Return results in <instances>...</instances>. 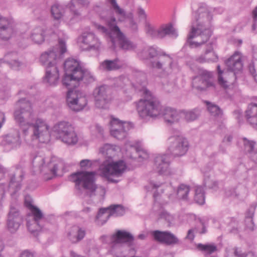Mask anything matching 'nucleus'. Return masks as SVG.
<instances>
[{
  "mask_svg": "<svg viewBox=\"0 0 257 257\" xmlns=\"http://www.w3.org/2000/svg\"><path fill=\"white\" fill-rule=\"evenodd\" d=\"M65 75L63 84L68 87L66 102L68 107L74 111L82 110L87 104L85 94L72 89L79 85V82L89 84L95 81L93 74L88 69L82 67L78 60L69 58L64 63Z\"/></svg>",
  "mask_w": 257,
  "mask_h": 257,
  "instance_id": "obj_1",
  "label": "nucleus"
},
{
  "mask_svg": "<svg viewBox=\"0 0 257 257\" xmlns=\"http://www.w3.org/2000/svg\"><path fill=\"white\" fill-rule=\"evenodd\" d=\"M17 108L14 113L16 124L25 135L29 130L32 131L31 139L41 143H47L50 140L49 126L46 121L41 118L34 119L31 103L25 98L20 99L16 103Z\"/></svg>",
  "mask_w": 257,
  "mask_h": 257,
  "instance_id": "obj_2",
  "label": "nucleus"
},
{
  "mask_svg": "<svg viewBox=\"0 0 257 257\" xmlns=\"http://www.w3.org/2000/svg\"><path fill=\"white\" fill-rule=\"evenodd\" d=\"M137 111L141 117H163L165 121L169 124L178 122L180 119V110L170 107H163L154 98L140 99L137 103Z\"/></svg>",
  "mask_w": 257,
  "mask_h": 257,
  "instance_id": "obj_3",
  "label": "nucleus"
},
{
  "mask_svg": "<svg viewBox=\"0 0 257 257\" xmlns=\"http://www.w3.org/2000/svg\"><path fill=\"white\" fill-rule=\"evenodd\" d=\"M198 18L196 24H193L188 35L187 43L191 48H197L206 43L212 35V30L206 28L212 20V16L206 8L200 7Z\"/></svg>",
  "mask_w": 257,
  "mask_h": 257,
  "instance_id": "obj_4",
  "label": "nucleus"
},
{
  "mask_svg": "<svg viewBox=\"0 0 257 257\" xmlns=\"http://www.w3.org/2000/svg\"><path fill=\"white\" fill-rule=\"evenodd\" d=\"M115 147L110 144H106L100 148L99 153L105 158V160L99 166L100 175L106 178L111 182L117 183L118 181L110 178L111 176L120 177L124 172L126 166L122 160L116 162L109 161L115 154Z\"/></svg>",
  "mask_w": 257,
  "mask_h": 257,
  "instance_id": "obj_5",
  "label": "nucleus"
},
{
  "mask_svg": "<svg viewBox=\"0 0 257 257\" xmlns=\"http://www.w3.org/2000/svg\"><path fill=\"white\" fill-rule=\"evenodd\" d=\"M225 63L227 70L230 72V75L234 78V81H235L236 74L242 69L243 64L241 61V54L238 52H235L233 55L225 61ZM217 68L218 73V82L221 86L227 89L229 88L231 85H235V81H229L223 79L222 76L223 71L221 70L220 65H218Z\"/></svg>",
  "mask_w": 257,
  "mask_h": 257,
  "instance_id": "obj_6",
  "label": "nucleus"
},
{
  "mask_svg": "<svg viewBox=\"0 0 257 257\" xmlns=\"http://www.w3.org/2000/svg\"><path fill=\"white\" fill-rule=\"evenodd\" d=\"M96 172L94 171H80L72 174L69 180L75 183L77 189L81 187L93 192L96 189L95 184Z\"/></svg>",
  "mask_w": 257,
  "mask_h": 257,
  "instance_id": "obj_7",
  "label": "nucleus"
},
{
  "mask_svg": "<svg viewBox=\"0 0 257 257\" xmlns=\"http://www.w3.org/2000/svg\"><path fill=\"white\" fill-rule=\"evenodd\" d=\"M67 51L65 42L62 39H59L58 45L51 48L49 50L43 53L40 58V62L43 65L46 66V69L49 67L52 68L53 66L57 67L56 64L59 57L64 54Z\"/></svg>",
  "mask_w": 257,
  "mask_h": 257,
  "instance_id": "obj_8",
  "label": "nucleus"
},
{
  "mask_svg": "<svg viewBox=\"0 0 257 257\" xmlns=\"http://www.w3.org/2000/svg\"><path fill=\"white\" fill-rule=\"evenodd\" d=\"M54 131L63 142L68 145H75L78 142V137L73 126L67 121H60L54 126Z\"/></svg>",
  "mask_w": 257,
  "mask_h": 257,
  "instance_id": "obj_9",
  "label": "nucleus"
},
{
  "mask_svg": "<svg viewBox=\"0 0 257 257\" xmlns=\"http://www.w3.org/2000/svg\"><path fill=\"white\" fill-rule=\"evenodd\" d=\"M148 36L153 39H162L167 36L176 38L178 34L171 23L161 25L158 28H156L148 22H146L145 28Z\"/></svg>",
  "mask_w": 257,
  "mask_h": 257,
  "instance_id": "obj_10",
  "label": "nucleus"
},
{
  "mask_svg": "<svg viewBox=\"0 0 257 257\" xmlns=\"http://www.w3.org/2000/svg\"><path fill=\"white\" fill-rule=\"evenodd\" d=\"M168 141V151L174 157L184 155L188 150L189 145L187 140L178 132L176 135L169 137Z\"/></svg>",
  "mask_w": 257,
  "mask_h": 257,
  "instance_id": "obj_11",
  "label": "nucleus"
},
{
  "mask_svg": "<svg viewBox=\"0 0 257 257\" xmlns=\"http://www.w3.org/2000/svg\"><path fill=\"white\" fill-rule=\"evenodd\" d=\"M26 175V170L24 167L18 165L15 167V171L9 174V191L12 196L15 195L21 189L22 181Z\"/></svg>",
  "mask_w": 257,
  "mask_h": 257,
  "instance_id": "obj_12",
  "label": "nucleus"
},
{
  "mask_svg": "<svg viewBox=\"0 0 257 257\" xmlns=\"http://www.w3.org/2000/svg\"><path fill=\"white\" fill-rule=\"evenodd\" d=\"M212 73L205 70L201 71L199 74L192 79V86L199 91H204L208 88H215Z\"/></svg>",
  "mask_w": 257,
  "mask_h": 257,
  "instance_id": "obj_13",
  "label": "nucleus"
},
{
  "mask_svg": "<svg viewBox=\"0 0 257 257\" xmlns=\"http://www.w3.org/2000/svg\"><path fill=\"white\" fill-rule=\"evenodd\" d=\"M125 210L120 205H112L107 208L99 209L96 216V222L97 225L102 226L107 221L111 216H119L123 215Z\"/></svg>",
  "mask_w": 257,
  "mask_h": 257,
  "instance_id": "obj_14",
  "label": "nucleus"
},
{
  "mask_svg": "<svg viewBox=\"0 0 257 257\" xmlns=\"http://www.w3.org/2000/svg\"><path fill=\"white\" fill-rule=\"evenodd\" d=\"M152 66L154 68L162 70L167 74L171 73L175 67L173 58L165 53L158 56V60L152 62Z\"/></svg>",
  "mask_w": 257,
  "mask_h": 257,
  "instance_id": "obj_15",
  "label": "nucleus"
},
{
  "mask_svg": "<svg viewBox=\"0 0 257 257\" xmlns=\"http://www.w3.org/2000/svg\"><path fill=\"white\" fill-rule=\"evenodd\" d=\"M109 88L107 85H102L97 87L93 91L95 105L99 108H106L111 98L109 95Z\"/></svg>",
  "mask_w": 257,
  "mask_h": 257,
  "instance_id": "obj_16",
  "label": "nucleus"
},
{
  "mask_svg": "<svg viewBox=\"0 0 257 257\" xmlns=\"http://www.w3.org/2000/svg\"><path fill=\"white\" fill-rule=\"evenodd\" d=\"M23 221V217L20 211L16 208L11 207L8 214L7 227L11 233L16 232Z\"/></svg>",
  "mask_w": 257,
  "mask_h": 257,
  "instance_id": "obj_17",
  "label": "nucleus"
},
{
  "mask_svg": "<svg viewBox=\"0 0 257 257\" xmlns=\"http://www.w3.org/2000/svg\"><path fill=\"white\" fill-rule=\"evenodd\" d=\"M110 134L114 138L121 140L126 137L128 125L125 122L112 117L110 122Z\"/></svg>",
  "mask_w": 257,
  "mask_h": 257,
  "instance_id": "obj_18",
  "label": "nucleus"
},
{
  "mask_svg": "<svg viewBox=\"0 0 257 257\" xmlns=\"http://www.w3.org/2000/svg\"><path fill=\"white\" fill-rule=\"evenodd\" d=\"M30 210L33 217V222L31 223L27 221L28 230L32 233L42 230L45 225L43 223L46 222V219L42 212L36 206Z\"/></svg>",
  "mask_w": 257,
  "mask_h": 257,
  "instance_id": "obj_19",
  "label": "nucleus"
},
{
  "mask_svg": "<svg viewBox=\"0 0 257 257\" xmlns=\"http://www.w3.org/2000/svg\"><path fill=\"white\" fill-rule=\"evenodd\" d=\"M80 47L82 50H97L100 43L95 35L91 33H84L79 38Z\"/></svg>",
  "mask_w": 257,
  "mask_h": 257,
  "instance_id": "obj_20",
  "label": "nucleus"
},
{
  "mask_svg": "<svg viewBox=\"0 0 257 257\" xmlns=\"http://www.w3.org/2000/svg\"><path fill=\"white\" fill-rule=\"evenodd\" d=\"M152 234L155 240L168 245H174L180 243L179 239L170 231L154 230Z\"/></svg>",
  "mask_w": 257,
  "mask_h": 257,
  "instance_id": "obj_21",
  "label": "nucleus"
},
{
  "mask_svg": "<svg viewBox=\"0 0 257 257\" xmlns=\"http://www.w3.org/2000/svg\"><path fill=\"white\" fill-rule=\"evenodd\" d=\"M155 170L159 174H170V156L168 154L159 155L154 160Z\"/></svg>",
  "mask_w": 257,
  "mask_h": 257,
  "instance_id": "obj_22",
  "label": "nucleus"
},
{
  "mask_svg": "<svg viewBox=\"0 0 257 257\" xmlns=\"http://www.w3.org/2000/svg\"><path fill=\"white\" fill-rule=\"evenodd\" d=\"M134 240V237L131 233L119 230L111 235L110 245L112 248L120 243H126L131 246L133 244Z\"/></svg>",
  "mask_w": 257,
  "mask_h": 257,
  "instance_id": "obj_23",
  "label": "nucleus"
},
{
  "mask_svg": "<svg viewBox=\"0 0 257 257\" xmlns=\"http://www.w3.org/2000/svg\"><path fill=\"white\" fill-rule=\"evenodd\" d=\"M2 144L3 146H8L11 149L19 147L21 140L19 131L13 130L3 137Z\"/></svg>",
  "mask_w": 257,
  "mask_h": 257,
  "instance_id": "obj_24",
  "label": "nucleus"
},
{
  "mask_svg": "<svg viewBox=\"0 0 257 257\" xmlns=\"http://www.w3.org/2000/svg\"><path fill=\"white\" fill-rule=\"evenodd\" d=\"M213 42L209 43L207 45L205 53L197 57L195 60L200 63L217 62L218 60V56L213 50Z\"/></svg>",
  "mask_w": 257,
  "mask_h": 257,
  "instance_id": "obj_25",
  "label": "nucleus"
},
{
  "mask_svg": "<svg viewBox=\"0 0 257 257\" xmlns=\"http://www.w3.org/2000/svg\"><path fill=\"white\" fill-rule=\"evenodd\" d=\"M112 29L115 34L114 38L118 39L121 49L125 50H131L136 47L135 45L124 36L117 26H112Z\"/></svg>",
  "mask_w": 257,
  "mask_h": 257,
  "instance_id": "obj_26",
  "label": "nucleus"
},
{
  "mask_svg": "<svg viewBox=\"0 0 257 257\" xmlns=\"http://www.w3.org/2000/svg\"><path fill=\"white\" fill-rule=\"evenodd\" d=\"M246 122L252 127L257 130V104L251 103L245 111Z\"/></svg>",
  "mask_w": 257,
  "mask_h": 257,
  "instance_id": "obj_27",
  "label": "nucleus"
},
{
  "mask_svg": "<svg viewBox=\"0 0 257 257\" xmlns=\"http://www.w3.org/2000/svg\"><path fill=\"white\" fill-rule=\"evenodd\" d=\"M244 151L249 154L251 161L257 164V144L255 142L248 140L245 138L242 139Z\"/></svg>",
  "mask_w": 257,
  "mask_h": 257,
  "instance_id": "obj_28",
  "label": "nucleus"
},
{
  "mask_svg": "<svg viewBox=\"0 0 257 257\" xmlns=\"http://www.w3.org/2000/svg\"><path fill=\"white\" fill-rule=\"evenodd\" d=\"M59 78V71L57 67L53 66L52 68H46V74L43 78V82L48 83L50 85H55Z\"/></svg>",
  "mask_w": 257,
  "mask_h": 257,
  "instance_id": "obj_29",
  "label": "nucleus"
},
{
  "mask_svg": "<svg viewBox=\"0 0 257 257\" xmlns=\"http://www.w3.org/2000/svg\"><path fill=\"white\" fill-rule=\"evenodd\" d=\"M122 61L116 58L113 60H105L100 64L101 69L110 71L118 70L123 66Z\"/></svg>",
  "mask_w": 257,
  "mask_h": 257,
  "instance_id": "obj_30",
  "label": "nucleus"
},
{
  "mask_svg": "<svg viewBox=\"0 0 257 257\" xmlns=\"http://www.w3.org/2000/svg\"><path fill=\"white\" fill-rule=\"evenodd\" d=\"M211 169L210 166H207L202 168L201 171L204 174L203 184L206 188L216 191L218 188V182L207 175V173L210 171Z\"/></svg>",
  "mask_w": 257,
  "mask_h": 257,
  "instance_id": "obj_31",
  "label": "nucleus"
},
{
  "mask_svg": "<svg viewBox=\"0 0 257 257\" xmlns=\"http://www.w3.org/2000/svg\"><path fill=\"white\" fill-rule=\"evenodd\" d=\"M70 14L66 18V22L69 25H72L81 20V15L80 11L76 8L75 6L71 3L69 5Z\"/></svg>",
  "mask_w": 257,
  "mask_h": 257,
  "instance_id": "obj_32",
  "label": "nucleus"
},
{
  "mask_svg": "<svg viewBox=\"0 0 257 257\" xmlns=\"http://www.w3.org/2000/svg\"><path fill=\"white\" fill-rule=\"evenodd\" d=\"M200 115V110L198 108L190 110H180V118L183 117L187 122H191L197 119Z\"/></svg>",
  "mask_w": 257,
  "mask_h": 257,
  "instance_id": "obj_33",
  "label": "nucleus"
},
{
  "mask_svg": "<svg viewBox=\"0 0 257 257\" xmlns=\"http://www.w3.org/2000/svg\"><path fill=\"white\" fill-rule=\"evenodd\" d=\"M116 19L114 17L111 18L109 21L108 22V25L109 29L106 28L105 27L97 25L96 26V28L100 32H102L103 34H105L108 35L110 38L111 39V41L112 43H114V38L115 37V34L113 31H112V26H117L116 24Z\"/></svg>",
  "mask_w": 257,
  "mask_h": 257,
  "instance_id": "obj_34",
  "label": "nucleus"
},
{
  "mask_svg": "<svg viewBox=\"0 0 257 257\" xmlns=\"http://www.w3.org/2000/svg\"><path fill=\"white\" fill-rule=\"evenodd\" d=\"M256 206L255 205H252L248 209L245 217V225L247 228L253 230L254 228V224L253 221V216L254 215V211L255 209Z\"/></svg>",
  "mask_w": 257,
  "mask_h": 257,
  "instance_id": "obj_35",
  "label": "nucleus"
},
{
  "mask_svg": "<svg viewBox=\"0 0 257 257\" xmlns=\"http://www.w3.org/2000/svg\"><path fill=\"white\" fill-rule=\"evenodd\" d=\"M44 31L41 27H36L33 29L31 38L35 43L40 44L44 41Z\"/></svg>",
  "mask_w": 257,
  "mask_h": 257,
  "instance_id": "obj_36",
  "label": "nucleus"
},
{
  "mask_svg": "<svg viewBox=\"0 0 257 257\" xmlns=\"http://www.w3.org/2000/svg\"><path fill=\"white\" fill-rule=\"evenodd\" d=\"M197 248L205 256L209 255L217 250V246L214 244L199 243L197 245Z\"/></svg>",
  "mask_w": 257,
  "mask_h": 257,
  "instance_id": "obj_37",
  "label": "nucleus"
},
{
  "mask_svg": "<svg viewBox=\"0 0 257 257\" xmlns=\"http://www.w3.org/2000/svg\"><path fill=\"white\" fill-rule=\"evenodd\" d=\"M69 234L75 236L76 241H79L84 237L86 231L84 228L75 225L72 227Z\"/></svg>",
  "mask_w": 257,
  "mask_h": 257,
  "instance_id": "obj_38",
  "label": "nucleus"
},
{
  "mask_svg": "<svg viewBox=\"0 0 257 257\" xmlns=\"http://www.w3.org/2000/svg\"><path fill=\"white\" fill-rule=\"evenodd\" d=\"M110 5V9L114 12L116 16L124 18L126 16V13L124 10L121 8L116 2V0H107Z\"/></svg>",
  "mask_w": 257,
  "mask_h": 257,
  "instance_id": "obj_39",
  "label": "nucleus"
},
{
  "mask_svg": "<svg viewBox=\"0 0 257 257\" xmlns=\"http://www.w3.org/2000/svg\"><path fill=\"white\" fill-rule=\"evenodd\" d=\"M194 200L197 203L200 205H202L204 203L205 193L202 187L200 186L196 187L195 189Z\"/></svg>",
  "mask_w": 257,
  "mask_h": 257,
  "instance_id": "obj_40",
  "label": "nucleus"
},
{
  "mask_svg": "<svg viewBox=\"0 0 257 257\" xmlns=\"http://www.w3.org/2000/svg\"><path fill=\"white\" fill-rule=\"evenodd\" d=\"M190 191L189 186L185 184H181L178 188L177 191V195L179 199L182 200H187L188 193Z\"/></svg>",
  "mask_w": 257,
  "mask_h": 257,
  "instance_id": "obj_41",
  "label": "nucleus"
},
{
  "mask_svg": "<svg viewBox=\"0 0 257 257\" xmlns=\"http://www.w3.org/2000/svg\"><path fill=\"white\" fill-rule=\"evenodd\" d=\"M45 159L41 156H36L32 160V165L34 168H38L40 172H42L43 169L47 168L45 165Z\"/></svg>",
  "mask_w": 257,
  "mask_h": 257,
  "instance_id": "obj_42",
  "label": "nucleus"
},
{
  "mask_svg": "<svg viewBox=\"0 0 257 257\" xmlns=\"http://www.w3.org/2000/svg\"><path fill=\"white\" fill-rule=\"evenodd\" d=\"M51 14L55 20H59L63 16L64 10L59 4L56 3L51 7Z\"/></svg>",
  "mask_w": 257,
  "mask_h": 257,
  "instance_id": "obj_43",
  "label": "nucleus"
},
{
  "mask_svg": "<svg viewBox=\"0 0 257 257\" xmlns=\"http://www.w3.org/2000/svg\"><path fill=\"white\" fill-rule=\"evenodd\" d=\"M227 257H257V256L252 252H249L246 254L242 252L240 248L235 247L233 249V252L228 254Z\"/></svg>",
  "mask_w": 257,
  "mask_h": 257,
  "instance_id": "obj_44",
  "label": "nucleus"
},
{
  "mask_svg": "<svg viewBox=\"0 0 257 257\" xmlns=\"http://www.w3.org/2000/svg\"><path fill=\"white\" fill-rule=\"evenodd\" d=\"M208 110L212 115L219 117L222 114V111L219 107L216 105L208 102Z\"/></svg>",
  "mask_w": 257,
  "mask_h": 257,
  "instance_id": "obj_45",
  "label": "nucleus"
},
{
  "mask_svg": "<svg viewBox=\"0 0 257 257\" xmlns=\"http://www.w3.org/2000/svg\"><path fill=\"white\" fill-rule=\"evenodd\" d=\"M13 53H8L5 56V61H7V63L9 64V65L13 69L18 70L19 68L21 65V63L16 60H12L10 61H9L8 60L10 58L11 55Z\"/></svg>",
  "mask_w": 257,
  "mask_h": 257,
  "instance_id": "obj_46",
  "label": "nucleus"
},
{
  "mask_svg": "<svg viewBox=\"0 0 257 257\" xmlns=\"http://www.w3.org/2000/svg\"><path fill=\"white\" fill-rule=\"evenodd\" d=\"M160 217L165 220L169 223H171L174 220V217L166 210H162L160 213Z\"/></svg>",
  "mask_w": 257,
  "mask_h": 257,
  "instance_id": "obj_47",
  "label": "nucleus"
},
{
  "mask_svg": "<svg viewBox=\"0 0 257 257\" xmlns=\"http://www.w3.org/2000/svg\"><path fill=\"white\" fill-rule=\"evenodd\" d=\"M237 188L231 187L227 188L225 189V194L227 196H234L237 197L239 193L236 191Z\"/></svg>",
  "mask_w": 257,
  "mask_h": 257,
  "instance_id": "obj_48",
  "label": "nucleus"
},
{
  "mask_svg": "<svg viewBox=\"0 0 257 257\" xmlns=\"http://www.w3.org/2000/svg\"><path fill=\"white\" fill-rule=\"evenodd\" d=\"M32 203L33 199L32 197L29 195H26L25 197V204L26 206L29 209H31L35 206L33 205Z\"/></svg>",
  "mask_w": 257,
  "mask_h": 257,
  "instance_id": "obj_49",
  "label": "nucleus"
},
{
  "mask_svg": "<svg viewBox=\"0 0 257 257\" xmlns=\"http://www.w3.org/2000/svg\"><path fill=\"white\" fill-rule=\"evenodd\" d=\"M92 165V162L90 160H82L80 162V166L82 169H86L87 167L90 168Z\"/></svg>",
  "mask_w": 257,
  "mask_h": 257,
  "instance_id": "obj_50",
  "label": "nucleus"
},
{
  "mask_svg": "<svg viewBox=\"0 0 257 257\" xmlns=\"http://www.w3.org/2000/svg\"><path fill=\"white\" fill-rule=\"evenodd\" d=\"M148 52L150 58H154L159 55L158 53L157 49L153 47H151L148 49Z\"/></svg>",
  "mask_w": 257,
  "mask_h": 257,
  "instance_id": "obj_51",
  "label": "nucleus"
},
{
  "mask_svg": "<svg viewBox=\"0 0 257 257\" xmlns=\"http://www.w3.org/2000/svg\"><path fill=\"white\" fill-rule=\"evenodd\" d=\"M136 152L138 153V157L143 159H147L149 158V155L146 152L142 151L138 148H136Z\"/></svg>",
  "mask_w": 257,
  "mask_h": 257,
  "instance_id": "obj_52",
  "label": "nucleus"
},
{
  "mask_svg": "<svg viewBox=\"0 0 257 257\" xmlns=\"http://www.w3.org/2000/svg\"><path fill=\"white\" fill-rule=\"evenodd\" d=\"M57 170H58L57 165V164L54 165L53 168L49 170V171H50L51 174L52 175V176L51 177H48L46 178V180H50V179H52L53 177L56 176H57L56 172H57Z\"/></svg>",
  "mask_w": 257,
  "mask_h": 257,
  "instance_id": "obj_53",
  "label": "nucleus"
},
{
  "mask_svg": "<svg viewBox=\"0 0 257 257\" xmlns=\"http://www.w3.org/2000/svg\"><path fill=\"white\" fill-rule=\"evenodd\" d=\"M5 196V185L0 184V205L2 204Z\"/></svg>",
  "mask_w": 257,
  "mask_h": 257,
  "instance_id": "obj_54",
  "label": "nucleus"
},
{
  "mask_svg": "<svg viewBox=\"0 0 257 257\" xmlns=\"http://www.w3.org/2000/svg\"><path fill=\"white\" fill-rule=\"evenodd\" d=\"M19 257H35L34 253L30 252L28 250L23 251Z\"/></svg>",
  "mask_w": 257,
  "mask_h": 257,
  "instance_id": "obj_55",
  "label": "nucleus"
},
{
  "mask_svg": "<svg viewBox=\"0 0 257 257\" xmlns=\"http://www.w3.org/2000/svg\"><path fill=\"white\" fill-rule=\"evenodd\" d=\"M232 136L231 135H227L224 137V139L222 140L223 144H224L226 145H229L232 140Z\"/></svg>",
  "mask_w": 257,
  "mask_h": 257,
  "instance_id": "obj_56",
  "label": "nucleus"
},
{
  "mask_svg": "<svg viewBox=\"0 0 257 257\" xmlns=\"http://www.w3.org/2000/svg\"><path fill=\"white\" fill-rule=\"evenodd\" d=\"M195 235L194 234V230L193 229H189L188 231L187 235L186 238L190 240H193L194 238Z\"/></svg>",
  "mask_w": 257,
  "mask_h": 257,
  "instance_id": "obj_57",
  "label": "nucleus"
},
{
  "mask_svg": "<svg viewBox=\"0 0 257 257\" xmlns=\"http://www.w3.org/2000/svg\"><path fill=\"white\" fill-rule=\"evenodd\" d=\"M7 172L8 170L0 164V180Z\"/></svg>",
  "mask_w": 257,
  "mask_h": 257,
  "instance_id": "obj_58",
  "label": "nucleus"
},
{
  "mask_svg": "<svg viewBox=\"0 0 257 257\" xmlns=\"http://www.w3.org/2000/svg\"><path fill=\"white\" fill-rule=\"evenodd\" d=\"M225 146L227 145L222 143V144L219 146V152L222 154H225L226 153Z\"/></svg>",
  "mask_w": 257,
  "mask_h": 257,
  "instance_id": "obj_59",
  "label": "nucleus"
},
{
  "mask_svg": "<svg viewBox=\"0 0 257 257\" xmlns=\"http://www.w3.org/2000/svg\"><path fill=\"white\" fill-rule=\"evenodd\" d=\"M5 121V116L3 112H0V128Z\"/></svg>",
  "mask_w": 257,
  "mask_h": 257,
  "instance_id": "obj_60",
  "label": "nucleus"
},
{
  "mask_svg": "<svg viewBox=\"0 0 257 257\" xmlns=\"http://www.w3.org/2000/svg\"><path fill=\"white\" fill-rule=\"evenodd\" d=\"M96 131L100 134V135H102L103 133V129L102 128L101 126L98 124H96L95 125Z\"/></svg>",
  "mask_w": 257,
  "mask_h": 257,
  "instance_id": "obj_61",
  "label": "nucleus"
},
{
  "mask_svg": "<svg viewBox=\"0 0 257 257\" xmlns=\"http://www.w3.org/2000/svg\"><path fill=\"white\" fill-rule=\"evenodd\" d=\"M252 17L254 21H257V6L255 9L252 11Z\"/></svg>",
  "mask_w": 257,
  "mask_h": 257,
  "instance_id": "obj_62",
  "label": "nucleus"
},
{
  "mask_svg": "<svg viewBox=\"0 0 257 257\" xmlns=\"http://www.w3.org/2000/svg\"><path fill=\"white\" fill-rule=\"evenodd\" d=\"M91 209L90 207H86L83 208L82 211L85 213L89 212L91 211Z\"/></svg>",
  "mask_w": 257,
  "mask_h": 257,
  "instance_id": "obj_63",
  "label": "nucleus"
},
{
  "mask_svg": "<svg viewBox=\"0 0 257 257\" xmlns=\"http://www.w3.org/2000/svg\"><path fill=\"white\" fill-rule=\"evenodd\" d=\"M249 71H250V72L251 73V74L252 75V76L253 75H254V73H255V69H254V68L253 66H250L249 67Z\"/></svg>",
  "mask_w": 257,
  "mask_h": 257,
  "instance_id": "obj_64",
  "label": "nucleus"
}]
</instances>
